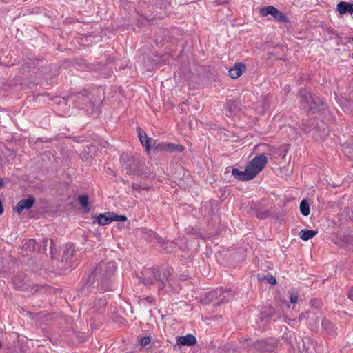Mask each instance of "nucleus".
<instances>
[{
  "label": "nucleus",
  "mask_w": 353,
  "mask_h": 353,
  "mask_svg": "<svg viewBox=\"0 0 353 353\" xmlns=\"http://www.w3.org/2000/svg\"><path fill=\"white\" fill-rule=\"evenodd\" d=\"M75 252L74 244L70 243L63 246L61 259L55 262L57 274H67L77 267Z\"/></svg>",
  "instance_id": "7ed1b4c3"
},
{
  "label": "nucleus",
  "mask_w": 353,
  "mask_h": 353,
  "mask_svg": "<svg viewBox=\"0 0 353 353\" xmlns=\"http://www.w3.org/2000/svg\"><path fill=\"white\" fill-rule=\"evenodd\" d=\"M137 132L140 142L145 146L147 152L149 154L151 149L150 141L152 139L148 137L147 134L140 127L137 128Z\"/></svg>",
  "instance_id": "f3484780"
},
{
  "label": "nucleus",
  "mask_w": 353,
  "mask_h": 353,
  "mask_svg": "<svg viewBox=\"0 0 353 353\" xmlns=\"http://www.w3.org/2000/svg\"><path fill=\"white\" fill-rule=\"evenodd\" d=\"M157 143L154 141L152 144L150 143L151 148L152 147L154 149V146L157 145Z\"/></svg>",
  "instance_id": "a18cd8bd"
},
{
  "label": "nucleus",
  "mask_w": 353,
  "mask_h": 353,
  "mask_svg": "<svg viewBox=\"0 0 353 353\" xmlns=\"http://www.w3.org/2000/svg\"><path fill=\"white\" fill-rule=\"evenodd\" d=\"M348 296L351 300L353 301V287L351 288Z\"/></svg>",
  "instance_id": "79ce46f5"
},
{
  "label": "nucleus",
  "mask_w": 353,
  "mask_h": 353,
  "mask_svg": "<svg viewBox=\"0 0 353 353\" xmlns=\"http://www.w3.org/2000/svg\"><path fill=\"white\" fill-rule=\"evenodd\" d=\"M352 4L345 1H340L337 4V11L340 14H345L347 12L352 13Z\"/></svg>",
  "instance_id": "412c9836"
},
{
  "label": "nucleus",
  "mask_w": 353,
  "mask_h": 353,
  "mask_svg": "<svg viewBox=\"0 0 353 353\" xmlns=\"http://www.w3.org/2000/svg\"><path fill=\"white\" fill-rule=\"evenodd\" d=\"M151 341V339L149 336H144L141 339L140 345L141 347H145L148 345Z\"/></svg>",
  "instance_id": "c9c22d12"
},
{
  "label": "nucleus",
  "mask_w": 353,
  "mask_h": 353,
  "mask_svg": "<svg viewBox=\"0 0 353 353\" xmlns=\"http://www.w3.org/2000/svg\"><path fill=\"white\" fill-rule=\"evenodd\" d=\"M272 313L270 312H263L261 313V320L263 321L264 319H265L266 322L269 321V319L272 317Z\"/></svg>",
  "instance_id": "58836bf2"
},
{
  "label": "nucleus",
  "mask_w": 353,
  "mask_h": 353,
  "mask_svg": "<svg viewBox=\"0 0 353 353\" xmlns=\"http://www.w3.org/2000/svg\"><path fill=\"white\" fill-rule=\"evenodd\" d=\"M79 204L83 208L85 213H88L90 211L89 206V196L87 194L79 195L78 196Z\"/></svg>",
  "instance_id": "4be33fe9"
},
{
  "label": "nucleus",
  "mask_w": 353,
  "mask_h": 353,
  "mask_svg": "<svg viewBox=\"0 0 353 353\" xmlns=\"http://www.w3.org/2000/svg\"><path fill=\"white\" fill-rule=\"evenodd\" d=\"M260 14L263 17L271 15L279 22L286 23L289 22L287 16L273 6H268L260 8Z\"/></svg>",
  "instance_id": "1a4fd4ad"
},
{
  "label": "nucleus",
  "mask_w": 353,
  "mask_h": 353,
  "mask_svg": "<svg viewBox=\"0 0 353 353\" xmlns=\"http://www.w3.org/2000/svg\"><path fill=\"white\" fill-rule=\"evenodd\" d=\"M300 212L304 216H307L310 214V209L308 201L306 199H303L300 203Z\"/></svg>",
  "instance_id": "cd10ccee"
},
{
  "label": "nucleus",
  "mask_w": 353,
  "mask_h": 353,
  "mask_svg": "<svg viewBox=\"0 0 353 353\" xmlns=\"http://www.w3.org/2000/svg\"><path fill=\"white\" fill-rule=\"evenodd\" d=\"M343 150L345 155L353 161V140L343 145Z\"/></svg>",
  "instance_id": "a878e982"
},
{
  "label": "nucleus",
  "mask_w": 353,
  "mask_h": 353,
  "mask_svg": "<svg viewBox=\"0 0 353 353\" xmlns=\"http://www.w3.org/2000/svg\"><path fill=\"white\" fill-rule=\"evenodd\" d=\"M5 183L1 179H0V188L4 187Z\"/></svg>",
  "instance_id": "c03bdc74"
},
{
  "label": "nucleus",
  "mask_w": 353,
  "mask_h": 353,
  "mask_svg": "<svg viewBox=\"0 0 353 353\" xmlns=\"http://www.w3.org/2000/svg\"><path fill=\"white\" fill-rule=\"evenodd\" d=\"M289 294L290 297V302L291 303H296L298 301V297L299 294L296 292H295L294 290H291L289 291Z\"/></svg>",
  "instance_id": "72a5a7b5"
},
{
  "label": "nucleus",
  "mask_w": 353,
  "mask_h": 353,
  "mask_svg": "<svg viewBox=\"0 0 353 353\" xmlns=\"http://www.w3.org/2000/svg\"><path fill=\"white\" fill-rule=\"evenodd\" d=\"M24 246L27 250H28L30 252H34L38 250V245L35 240L34 239H28Z\"/></svg>",
  "instance_id": "c756f323"
},
{
  "label": "nucleus",
  "mask_w": 353,
  "mask_h": 353,
  "mask_svg": "<svg viewBox=\"0 0 353 353\" xmlns=\"http://www.w3.org/2000/svg\"><path fill=\"white\" fill-rule=\"evenodd\" d=\"M145 299L149 303H152L154 301L152 296H147Z\"/></svg>",
  "instance_id": "a19ab883"
},
{
  "label": "nucleus",
  "mask_w": 353,
  "mask_h": 353,
  "mask_svg": "<svg viewBox=\"0 0 353 353\" xmlns=\"http://www.w3.org/2000/svg\"><path fill=\"white\" fill-rule=\"evenodd\" d=\"M84 153H85V152H82V153H81V158H82V159H83Z\"/></svg>",
  "instance_id": "49530a36"
},
{
  "label": "nucleus",
  "mask_w": 353,
  "mask_h": 353,
  "mask_svg": "<svg viewBox=\"0 0 353 353\" xmlns=\"http://www.w3.org/2000/svg\"><path fill=\"white\" fill-rule=\"evenodd\" d=\"M321 327L324 331L329 335H334L336 327L328 319H323L321 322Z\"/></svg>",
  "instance_id": "aec40b11"
},
{
  "label": "nucleus",
  "mask_w": 353,
  "mask_h": 353,
  "mask_svg": "<svg viewBox=\"0 0 353 353\" xmlns=\"http://www.w3.org/2000/svg\"><path fill=\"white\" fill-rule=\"evenodd\" d=\"M352 13H353V3L352 4Z\"/></svg>",
  "instance_id": "de8ad7c7"
},
{
  "label": "nucleus",
  "mask_w": 353,
  "mask_h": 353,
  "mask_svg": "<svg viewBox=\"0 0 353 353\" xmlns=\"http://www.w3.org/2000/svg\"><path fill=\"white\" fill-rule=\"evenodd\" d=\"M3 212V208L1 201L0 200V215H1Z\"/></svg>",
  "instance_id": "37998d69"
},
{
  "label": "nucleus",
  "mask_w": 353,
  "mask_h": 353,
  "mask_svg": "<svg viewBox=\"0 0 353 353\" xmlns=\"http://www.w3.org/2000/svg\"><path fill=\"white\" fill-rule=\"evenodd\" d=\"M107 303L108 301L106 296L102 295L95 299L91 309L93 310V312L102 314L105 312Z\"/></svg>",
  "instance_id": "f8f14e48"
},
{
  "label": "nucleus",
  "mask_w": 353,
  "mask_h": 353,
  "mask_svg": "<svg viewBox=\"0 0 353 353\" xmlns=\"http://www.w3.org/2000/svg\"><path fill=\"white\" fill-rule=\"evenodd\" d=\"M166 151L174 152L178 151L181 152L184 150V147L180 144H174L171 143H166Z\"/></svg>",
  "instance_id": "c85d7f7f"
},
{
  "label": "nucleus",
  "mask_w": 353,
  "mask_h": 353,
  "mask_svg": "<svg viewBox=\"0 0 353 353\" xmlns=\"http://www.w3.org/2000/svg\"><path fill=\"white\" fill-rule=\"evenodd\" d=\"M97 219L99 225H106L112 221H121L124 222L128 220L125 215H117L113 212H106L105 213L99 214L98 216H93L92 219Z\"/></svg>",
  "instance_id": "6e6552de"
},
{
  "label": "nucleus",
  "mask_w": 353,
  "mask_h": 353,
  "mask_svg": "<svg viewBox=\"0 0 353 353\" xmlns=\"http://www.w3.org/2000/svg\"><path fill=\"white\" fill-rule=\"evenodd\" d=\"M301 101L303 103L305 109H307L308 112L314 114L322 109L323 102L318 97H313L310 93L302 90L300 92Z\"/></svg>",
  "instance_id": "20e7f679"
},
{
  "label": "nucleus",
  "mask_w": 353,
  "mask_h": 353,
  "mask_svg": "<svg viewBox=\"0 0 353 353\" xmlns=\"http://www.w3.org/2000/svg\"><path fill=\"white\" fill-rule=\"evenodd\" d=\"M222 293L221 289L210 291L205 294V297L202 299V302L205 304H209L212 302H214V303H218L219 296Z\"/></svg>",
  "instance_id": "2eb2a0df"
},
{
  "label": "nucleus",
  "mask_w": 353,
  "mask_h": 353,
  "mask_svg": "<svg viewBox=\"0 0 353 353\" xmlns=\"http://www.w3.org/2000/svg\"><path fill=\"white\" fill-rule=\"evenodd\" d=\"M256 216L260 219H265L270 216V212L268 210L256 209Z\"/></svg>",
  "instance_id": "2f4dec72"
},
{
  "label": "nucleus",
  "mask_w": 353,
  "mask_h": 353,
  "mask_svg": "<svg viewBox=\"0 0 353 353\" xmlns=\"http://www.w3.org/2000/svg\"><path fill=\"white\" fill-rule=\"evenodd\" d=\"M279 340L270 338L256 341L253 347L255 350L263 353H271L277 347Z\"/></svg>",
  "instance_id": "0eeeda50"
},
{
  "label": "nucleus",
  "mask_w": 353,
  "mask_h": 353,
  "mask_svg": "<svg viewBox=\"0 0 353 353\" xmlns=\"http://www.w3.org/2000/svg\"><path fill=\"white\" fill-rule=\"evenodd\" d=\"M117 270L113 261H101L88 276L81 281L80 292L86 295L96 289L100 293L111 290L112 277Z\"/></svg>",
  "instance_id": "f257e3e1"
},
{
  "label": "nucleus",
  "mask_w": 353,
  "mask_h": 353,
  "mask_svg": "<svg viewBox=\"0 0 353 353\" xmlns=\"http://www.w3.org/2000/svg\"><path fill=\"white\" fill-rule=\"evenodd\" d=\"M267 163V156L263 153L252 159L245 168L250 172L252 179H254L265 168Z\"/></svg>",
  "instance_id": "423d86ee"
},
{
  "label": "nucleus",
  "mask_w": 353,
  "mask_h": 353,
  "mask_svg": "<svg viewBox=\"0 0 353 353\" xmlns=\"http://www.w3.org/2000/svg\"><path fill=\"white\" fill-rule=\"evenodd\" d=\"M346 239V243H347V248L350 249L353 248V236H347L345 238Z\"/></svg>",
  "instance_id": "4c0bfd02"
},
{
  "label": "nucleus",
  "mask_w": 353,
  "mask_h": 353,
  "mask_svg": "<svg viewBox=\"0 0 353 353\" xmlns=\"http://www.w3.org/2000/svg\"><path fill=\"white\" fill-rule=\"evenodd\" d=\"M267 163V156L263 153L252 159L245 168L250 172L252 179H254L265 168Z\"/></svg>",
  "instance_id": "39448f33"
},
{
  "label": "nucleus",
  "mask_w": 353,
  "mask_h": 353,
  "mask_svg": "<svg viewBox=\"0 0 353 353\" xmlns=\"http://www.w3.org/2000/svg\"><path fill=\"white\" fill-rule=\"evenodd\" d=\"M245 68V65L241 63H236L228 70L229 76L234 79L239 78L243 72V69Z\"/></svg>",
  "instance_id": "a211bd4d"
},
{
  "label": "nucleus",
  "mask_w": 353,
  "mask_h": 353,
  "mask_svg": "<svg viewBox=\"0 0 353 353\" xmlns=\"http://www.w3.org/2000/svg\"><path fill=\"white\" fill-rule=\"evenodd\" d=\"M196 338L191 334H188L185 336H178L176 338V343L174 345V348L176 349L177 347H181V346H193L196 344Z\"/></svg>",
  "instance_id": "9b49d317"
},
{
  "label": "nucleus",
  "mask_w": 353,
  "mask_h": 353,
  "mask_svg": "<svg viewBox=\"0 0 353 353\" xmlns=\"http://www.w3.org/2000/svg\"><path fill=\"white\" fill-rule=\"evenodd\" d=\"M139 161L132 157L128 159L126 162V170L127 173L130 174H134L137 176H141V172L139 169Z\"/></svg>",
  "instance_id": "4468645a"
},
{
  "label": "nucleus",
  "mask_w": 353,
  "mask_h": 353,
  "mask_svg": "<svg viewBox=\"0 0 353 353\" xmlns=\"http://www.w3.org/2000/svg\"><path fill=\"white\" fill-rule=\"evenodd\" d=\"M267 280L272 285L276 284V279L272 275H268V276L267 277Z\"/></svg>",
  "instance_id": "ea45409f"
},
{
  "label": "nucleus",
  "mask_w": 353,
  "mask_h": 353,
  "mask_svg": "<svg viewBox=\"0 0 353 353\" xmlns=\"http://www.w3.org/2000/svg\"><path fill=\"white\" fill-rule=\"evenodd\" d=\"M310 341V339L307 338V337H305L302 339L301 346L299 344V347H298V349L301 353H308L307 352H308L309 347L305 346V343H309Z\"/></svg>",
  "instance_id": "7c9ffc66"
},
{
  "label": "nucleus",
  "mask_w": 353,
  "mask_h": 353,
  "mask_svg": "<svg viewBox=\"0 0 353 353\" xmlns=\"http://www.w3.org/2000/svg\"><path fill=\"white\" fill-rule=\"evenodd\" d=\"M222 291L221 295L219 296V301L218 303H215L214 305H219L221 303L228 302L233 297V293L230 290H223L221 288Z\"/></svg>",
  "instance_id": "b1692460"
},
{
  "label": "nucleus",
  "mask_w": 353,
  "mask_h": 353,
  "mask_svg": "<svg viewBox=\"0 0 353 353\" xmlns=\"http://www.w3.org/2000/svg\"><path fill=\"white\" fill-rule=\"evenodd\" d=\"M166 143H157L156 146H154V150L157 151H166Z\"/></svg>",
  "instance_id": "e433bc0d"
},
{
  "label": "nucleus",
  "mask_w": 353,
  "mask_h": 353,
  "mask_svg": "<svg viewBox=\"0 0 353 353\" xmlns=\"http://www.w3.org/2000/svg\"><path fill=\"white\" fill-rule=\"evenodd\" d=\"M241 102L240 100H229L225 103L226 115L232 117L236 115L241 110Z\"/></svg>",
  "instance_id": "9d476101"
},
{
  "label": "nucleus",
  "mask_w": 353,
  "mask_h": 353,
  "mask_svg": "<svg viewBox=\"0 0 353 353\" xmlns=\"http://www.w3.org/2000/svg\"><path fill=\"white\" fill-rule=\"evenodd\" d=\"M316 122L314 119H303L301 128L305 132L309 133L316 128Z\"/></svg>",
  "instance_id": "6ab92c4d"
},
{
  "label": "nucleus",
  "mask_w": 353,
  "mask_h": 353,
  "mask_svg": "<svg viewBox=\"0 0 353 353\" xmlns=\"http://www.w3.org/2000/svg\"><path fill=\"white\" fill-rule=\"evenodd\" d=\"M258 103L260 105V108H258L259 112L261 114H263L270 105L268 97L267 96H262Z\"/></svg>",
  "instance_id": "bb28decb"
},
{
  "label": "nucleus",
  "mask_w": 353,
  "mask_h": 353,
  "mask_svg": "<svg viewBox=\"0 0 353 353\" xmlns=\"http://www.w3.org/2000/svg\"><path fill=\"white\" fill-rule=\"evenodd\" d=\"M76 99L75 101L77 103H86L90 102L92 105H94V103L92 101L91 99L88 96V92L87 91H84V92L78 93L75 95Z\"/></svg>",
  "instance_id": "393cba45"
},
{
  "label": "nucleus",
  "mask_w": 353,
  "mask_h": 353,
  "mask_svg": "<svg viewBox=\"0 0 353 353\" xmlns=\"http://www.w3.org/2000/svg\"><path fill=\"white\" fill-rule=\"evenodd\" d=\"M232 174L236 179L241 181H247L253 179L246 168L244 171H241L237 168H232Z\"/></svg>",
  "instance_id": "dca6fc26"
},
{
  "label": "nucleus",
  "mask_w": 353,
  "mask_h": 353,
  "mask_svg": "<svg viewBox=\"0 0 353 353\" xmlns=\"http://www.w3.org/2000/svg\"><path fill=\"white\" fill-rule=\"evenodd\" d=\"M35 203V199L32 196H28L26 199L20 200L16 207V212L20 214L24 210H30Z\"/></svg>",
  "instance_id": "ddd939ff"
},
{
  "label": "nucleus",
  "mask_w": 353,
  "mask_h": 353,
  "mask_svg": "<svg viewBox=\"0 0 353 353\" xmlns=\"http://www.w3.org/2000/svg\"><path fill=\"white\" fill-rule=\"evenodd\" d=\"M48 243H49V246H50V251L52 253V245L54 244L53 241L52 239H50L49 241L47 239H43V248H44L45 251H47V246H48Z\"/></svg>",
  "instance_id": "f704fd0d"
},
{
  "label": "nucleus",
  "mask_w": 353,
  "mask_h": 353,
  "mask_svg": "<svg viewBox=\"0 0 353 353\" xmlns=\"http://www.w3.org/2000/svg\"><path fill=\"white\" fill-rule=\"evenodd\" d=\"M12 282L17 288H18L19 290L26 289V288L25 286V283H23V281L21 280V278L19 276L13 278Z\"/></svg>",
  "instance_id": "473e14b6"
},
{
  "label": "nucleus",
  "mask_w": 353,
  "mask_h": 353,
  "mask_svg": "<svg viewBox=\"0 0 353 353\" xmlns=\"http://www.w3.org/2000/svg\"><path fill=\"white\" fill-rule=\"evenodd\" d=\"M172 272L170 269L164 270L162 272L154 268L145 269L141 273V276H139V282L143 283L145 285H152L155 282L157 283L158 288L159 290H163L166 285L170 286Z\"/></svg>",
  "instance_id": "f03ea898"
},
{
  "label": "nucleus",
  "mask_w": 353,
  "mask_h": 353,
  "mask_svg": "<svg viewBox=\"0 0 353 353\" xmlns=\"http://www.w3.org/2000/svg\"><path fill=\"white\" fill-rule=\"evenodd\" d=\"M318 234L317 230H301L299 232L300 238L306 241L313 238Z\"/></svg>",
  "instance_id": "5701e85b"
},
{
  "label": "nucleus",
  "mask_w": 353,
  "mask_h": 353,
  "mask_svg": "<svg viewBox=\"0 0 353 353\" xmlns=\"http://www.w3.org/2000/svg\"><path fill=\"white\" fill-rule=\"evenodd\" d=\"M352 40H353V38H352Z\"/></svg>",
  "instance_id": "09e8293b"
}]
</instances>
